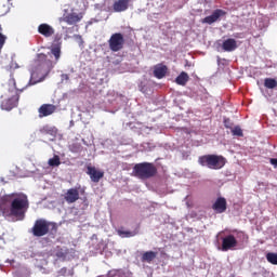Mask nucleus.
Instances as JSON below:
<instances>
[{"instance_id":"393cba45","label":"nucleus","mask_w":277,"mask_h":277,"mask_svg":"<svg viewBox=\"0 0 277 277\" xmlns=\"http://www.w3.org/2000/svg\"><path fill=\"white\" fill-rule=\"evenodd\" d=\"M266 261L271 263V265H277V253H274V252L266 253Z\"/></svg>"},{"instance_id":"7c9ffc66","label":"nucleus","mask_w":277,"mask_h":277,"mask_svg":"<svg viewBox=\"0 0 277 277\" xmlns=\"http://www.w3.org/2000/svg\"><path fill=\"white\" fill-rule=\"evenodd\" d=\"M271 163H272V166H277V159L276 158H272L271 159Z\"/></svg>"},{"instance_id":"9b49d317","label":"nucleus","mask_w":277,"mask_h":277,"mask_svg":"<svg viewBox=\"0 0 277 277\" xmlns=\"http://www.w3.org/2000/svg\"><path fill=\"white\" fill-rule=\"evenodd\" d=\"M221 16H226V12L222 9H216L211 15L206 16L202 19V23L213 25V23H217V21H220Z\"/></svg>"},{"instance_id":"39448f33","label":"nucleus","mask_w":277,"mask_h":277,"mask_svg":"<svg viewBox=\"0 0 277 277\" xmlns=\"http://www.w3.org/2000/svg\"><path fill=\"white\" fill-rule=\"evenodd\" d=\"M133 174L137 179H153L157 174V167L150 162L136 163L133 167Z\"/></svg>"},{"instance_id":"4be33fe9","label":"nucleus","mask_w":277,"mask_h":277,"mask_svg":"<svg viewBox=\"0 0 277 277\" xmlns=\"http://www.w3.org/2000/svg\"><path fill=\"white\" fill-rule=\"evenodd\" d=\"M187 81H189V75L185 71H182L175 79L177 85H185Z\"/></svg>"},{"instance_id":"2f4dec72","label":"nucleus","mask_w":277,"mask_h":277,"mask_svg":"<svg viewBox=\"0 0 277 277\" xmlns=\"http://www.w3.org/2000/svg\"><path fill=\"white\" fill-rule=\"evenodd\" d=\"M4 15H5V12H0V17Z\"/></svg>"},{"instance_id":"5701e85b","label":"nucleus","mask_w":277,"mask_h":277,"mask_svg":"<svg viewBox=\"0 0 277 277\" xmlns=\"http://www.w3.org/2000/svg\"><path fill=\"white\" fill-rule=\"evenodd\" d=\"M48 164L51 168H58V166H62V160H60V156L55 155L53 158L49 159Z\"/></svg>"},{"instance_id":"6ab92c4d","label":"nucleus","mask_w":277,"mask_h":277,"mask_svg":"<svg viewBox=\"0 0 277 277\" xmlns=\"http://www.w3.org/2000/svg\"><path fill=\"white\" fill-rule=\"evenodd\" d=\"M157 259V252L155 251H147L142 254V262L143 263H153Z\"/></svg>"},{"instance_id":"2eb2a0df","label":"nucleus","mask_w":277,"mask_h":277,"mask_svg":"<svg viewBox=\"0 0 277 277\" xmlns=\"http://www.w3.org/2000/svg\"><path fill=\"white\" fill-rule=\"evenodd\" d=\"M83 18L82 14H77V13H69L65 15L61 22L67 23V25H76V23H79Z\"/></svg>"},{"instance_id":"a878e982","label":"nucleus","mask_w":277,"mask_h":277,"mask_svg":"<svg viewBox=\"0 0 277 277\" xmlns=\"http://www.w3.org/2000/svg\"><path fill=\"white\" fill-rule=\"evenodd\" d=\"M117 233L119 237H122V238L135 237V232H131V230L118 229Z\"/></svg>"},{"instance_id":"cd10ccee","label":"nucleus","mask_w":277,"mask_h":277,"mask_svg":"<svg viewBox=\"0 0 277 277\" xmlns=\"http://www.w3.org/2000/svg\"><path fill=\"white\" fill-rule=\"evenodd\" d=\"M80 148H81V145L72 144L71 145V153H79Z\"/></svg>"},{"instance_id":"a211bd4d","label":"nucleus","mask_w":277,"mask_h":277,"mask_svg":"<svg viewBox=\"0 0 277 277\" xmlns=\"http://www.w3.org/2000/svg\"><path fill=\"white\" fill-rule=\"evenodd\" d=\"M114 12H127L129 10V0H117L113 4Z\"/></svg>"},{"instance_id":"bb28decb","label":"nucleus","mask_w":277,"mask_h":277,"mask_svg":"<svg viewBox=\"0 0 277 277\" xmlns=\"http://www.w3.org/2000/svg\"><path fill=\"white\" fill-rule=\"evenodd\" d=\"M232 135H236L237 137H243V130L239 126H236L232 129Z\"/></svg>"},{"instance_id":"f257e3e1","label":"nucleus","mask_w":277,"mask_h":277,"mask_svg":"<svg viewBox=\"0 0 277 277\" xmlns=\"http://www.w3.org/2000/svg\"><path fill=\"white\" fill-rule=\"evenodd\" d=\"M0 211L6 217L25 220V213L29 211V198L24 193H12L0 197Z\"/></svg>"},{"instance_id":"0eeeda50","label":"nucleus","mask_w":277,"mask_h":277,"mask_svg":"<svg viewBox=\"0 0 277 277\" xmlns=\"http://www.w3.org/2000/svg\"><path fill=\"white\" fill-rule=\"evenodd\" d=\"M108 45L113 53H118L124 49V36L121 32H115L108 40Z\"/></svg>"},{"instance_id":"f704fd0d","label":"nucleus","mask_w":277,"mask_h":277,"mask_svg":"<svg viewBox=\"0 0 277 277\" xmlns=\"http://www.w3.org/2000/svg\"><path fill=\"white\" fill-rule=\"evenodd\" d=\"M12 0H8V3H10Z\"/></svg>"},{"instance_id":"ddd939ff","label":"nucleus","mask_w":277,"mask_h":277,"mask_svg":"<svg viewBox=\"0 0 277 277\" xmlns=\"http://www.w3.org/2000/svg\"><path fill=\"white\" fill-rule=\"evenodd\" d=\"M38 34L43 36V38H51L55 35V28L47 23H43L38 26Z\"/></svg>"},{"instance_id":"72a5a7b5","label":"nucleus","mask_w":277,"mask_h":277,"mask_svg":"<svg viewBox=\"0 0 277 277\" xmlns=\"http://www.w3.org/2000/svg\"><path fill=\"white\" fill-rule=\"evenodd\" d=\"M225 127L228 129V124H226V121H225Z\"/></svg>"},{"instance_id":"1a4fd4ad","label":"nucleus","mask_w":277,"mask_h":277,"mask_svg":"<svg viewBox=\"0 0 277 277\" xmlns=\"http://www.w3.org/2000/svg\"><path fill=\"white\" fill-rule=\"evenodd\" d=\"M79 189H81V186L78 188H69L67 192L64 194V200L66 201L67 205H74V202H77L79 200Z\"/></svg>"},{"instance_id":"9d476101","label":"nucleus","mask_w":277,"mask_h":277,"mask_svg":"<svg viewBox=\"0 0 277 277\" xmlns=\"http://www.w3.org/2000/svg\"><path fill=\"white\" fill-rule=\"evenodd\" d=\"M87 174L90 176L92 183H100L101 179L105 176V172L97 170L96 167H87Z\"/></svg>"},{"instance_id":"f03ea898","label":"nucleus","mask_w":277,"mask_h":277,"mask_svg":"<svg viewBox=\"0 0 277 277\" xmlns=\"http://www.w3.org/2000/svg\"><path fill=\"white\" fill-rule=\"evenodd\" d=\"M48 55H53L54 61L49 60ZM48 55L40 53L37 55V60L35 61V70L37 72H43L45 77L53 70V68H55V64H57V62H60V57H62V43L52 45Z\"/></svg>"},{"instance_id":"f8f14e48","label":"nucleus","mask_w":277,"mask_h":277,"mask_svg":"<svg viewBox=\"0 0 277 277\" xmlns=\"http://www.w3.org/2000/svg\"><path fill=\"white\" fill-rule=\"evenodd\" d=\"M57 110V106L53 104H43L39 107V118H47V116H52Z\"/></svg>"},{"instance_id":"412c9836","label":"nucleus","mask_w":277,"mask_h":277,"mask_svg":"<svg viewBox=\"0 0 277 277\" xmlns=\"http://www.w3.org/2000/svg\"><path fill=\"white\" fill-rule=\"evenodd\" d=\"M54 252L57 259H63V260L66 259V256H68V253H69L68 248H62L60 246L55 248Z\"/></svg>"},{"instance_id":"4468645a","label":"nucleus","mask_w":277,"mask_h":277,"mask_svg":"<svg viewBox=\"0 0 277 277\" xmlns=\"http://www.w3.org/2000/svg\"><path fill=\"white\" fill-rule=\"evenodd\" d=\"M212 209L213 211H215V213H226V209H227L226 198L219 197L215 200V202L212 205Z\"/></svg>"},{"instance_id":"b1692460","label":"nucleus","mask_w":277,"mask_h":277,"mask_svg":"<svg viewBox=\"0 0 277 277\" xmlns=\"http://www.w3.org/2000/svg\"><path fill=\"white\" fill-rule=\"evenodd\" d=\"M264 85L268 89V90H274V88H277V80L274 78H266L264 80Z\"/></svg>"},{"instance_id":"dca6fc26","label":"nucleus","mask_w":277,"mask_h":277,"mask_svg":"<svg viewBox=\"0 0 277 277\" xmlns=\"http://www.w3.org/2000/svg\"><path fill=\"white\" fill-rule=\"evenodd\" d=\"M222 49L226 53H233V51H236V49H237V40H235L233 38H228V39L224 40L222 43Z\"/></svg>"},{"instance_id":"423d86ee","label":"nucleus","mask_w":277,"mask_h":277,"mask_svg":"<svg viewBox=\"0 0 277 277\" xmlns=\"http://www.w3.org/2000/svg\"><path fill=\"white\" fill-rule=\"evenodd\" d=\"M1 98H3L1 109H4V111H12L18 105V92L16 90H9Z\"/></svg>"},{"instance_id":"20e7f679","label":"nucleus","mask_w":277,"mask_h":277,"mask_svg":"<svg viewBox=\"0 0 277 277\" xmlns=\"http://www.w3.org/2000/svg\"><path fill=\"white\" fill-rule=\"evenodd\" d=\"M198 163L210 170H222V167L226 166V158L217 155H203L198 158Z\"/></svg>"},{"instance_id":"7ed1b4c3","label":"nucleus","mask_w":277,"mask_h":277,"mask_svg":"<svg viewBox=\"0 0 277 277\" xmlns=\"http://www.w3.org/2000/svg\"><path fill=\"white\" fill-rule=\"evenodd\" d=\"M57 223L47 221V219H38L35 221L30 233L34 237H44L49 235V233H51V235H55V233H57Z\"/></svg>"},{"instance_id":"473e14b6","label":"nucleus","mask_w":277,"mask_h":277,"mask_svg":"<svg viewBox=\"0 0 277 277\" xmlns=\"http://www.w3.org/2000/svg\"><path fill=\"white\" fill-rule=\"evenodd\" d=\"M234 38H239V36H237V35H234Z\"/></svg>"},{"instance_id":"f3484780","label":"nucleus","mask_w":277,"mask_h":277,"mask_svg":"<svg viewBox=\"0 0 277 277\" xmlns=\"http://www.w3.org/2000/svg\"><path fill=\"white\" fill-rule=\"evenodd\" d=\"M167 74L168 66L163 64H158L154 67V77H156V79H163V77H166Z\"/></svg>"},{"instance_id":"c85d7f7f","label":"nucleus","mask_w":277,"mask_h":277,"mask_svg":"<svg viewBox=\"0 0 277 277\" xmlns=\"http://www.w3.org/2000/svg\"><path fill=\"white\" fill-rule=\"evenodd\" d=\"M61 40H62V35H56L54 37V42L60 43Z\"/></svg>"},{"instance_id":"6e6552de","label":"nucleus","mask_w":277,"mask_h":277,"mask_svg":"<svg viewBox=\"0 0 277 277\" xmlns=\"http://www.w3.org/2000/svg\"><path fill=\"white\" fill-rule=\"evenodd\" d=\"M237 248V238L234 235H227L222 238V251L228 252V250H235Z\"/></svg>"},{"instance_id":"aec40b11","label":"nucleus","mask_w":277,"mask_h":277,"mask_svg":"<svg viewBox=\"0 0 277 277\" xmlns=\"http://www.w3.org/2000/svg\"><path fill=\"white\" fill-rule=\"evenodd\" d=\"M40 133H42V135H51L52 137H55V135H57V129L55 127L44 126L40 129Z\"/></svg>"},{"instance_id":"c756f323","label":"nucleus","mask_w":277,"mask_h":277,"mask_svg":"<svg viewBox=\"0 0 277 277\" xmlns=\"http://www.w3.org/2000/svg\"><path fill=\"white\" fill-rule=\"evenodd\" d=\"M62 79H63V81L65 80V81H68V79H70V77L68 76V74H63L62 75Z\"/></svg>"}]
</instances>
